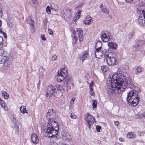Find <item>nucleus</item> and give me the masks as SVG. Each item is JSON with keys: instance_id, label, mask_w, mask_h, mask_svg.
Listing matches in <instances>:
<instances>
[{"instance_id": "f257e3e1", "label": "nucleus", "mask_w": 145, "mask_h": 145, "mask_svg": "<svg viewBox=\"0 0 145 145\" xmlns=\"http://www.w3.org/2000/svg\"><path fill=\"white\" fill-rule=\"evenodd\" d=\"M110 83L107 84L106 86L108 97L113 99L115 94L120 93L127 87L132 88L134 87L133 82L128 83L127 80L124 75L120 74H111L110 76Z\"/></svg>"}, {"instance_id": "f03ea898", "label": "nucleus", "mask_w": 145, "mask_h": 145, "mask_svg": "<svg viewBox=\"0 0 145 145\" xmlns=\"http://www.w3.org/2000/svg\"><path fill=\"white\" fill-rule=\"evenodd\" d=\"M139 90H132L128 94L126 97L127 102L130 106H135L137 105L140 100L138 95Z\"/></svg>"}, {"instance_id": "7ed1b4c3", "label": "nucleus", "mask_w": 145, "mask_h": 145, "mask_svg": "<svg viewBox=\"0 0 145 145\" xmlns=\"http://www.w3.org/2000/svg\"><path fill=\"white\" fill-rule=\"evenodd\" d=\"M104 61L106 62L109 66L117 65L118 63L116 54L112 52H109L104 56Z\"/></svg>"}, {"instance_id": "20e7f679", "label": "nucleus", "mask_w": 145, "mask_h": 145, "mask_svg": "<svg viewBox=\"0 0 145 145\" xmlns=\"http://www.w3.org/2000/svg\"><path fill=\"white\" fill-rule=\"evenodd\" d=\"M98 45H101V43L100 42H97L96 43L95 46L96 50L95 52V53L96 57L97 58H99L102 56L103 54L105 55L107 54L108 53H107V49H102V47H99L97 46Z\"/></svg>"}, {"instance_id": "39448f33", "label": "nucleus", "mask_w": 145, "mask_h": 145, "mask_svg": "<svg viewBox=\"0 0 145 145\" xmlns=\"http://www.w3.org/2000/svg\"><path fill=\"white\" fill-rule=\"evenodd\" d=\"M53 123H56L55 121H52V122L50 123V121L48 122V124L50 126H51V127H47L46 130V132H49L51 133V136H49V137H54L56 135H57L58 132L57 130H56L54 128V126H52V124Z\"/></svg>"}, {"instance_id": "423d86ee", "label": "nucleus", "mask_w": 145, "mask_h": 145, "mask_svg": "<svg viewBox=\"0 0 145 145\" xmlns=\"http://www.w3.org/2000/svg\"><path fill=\"white\" fill-rule=\"evenodd\" d=\"M85 119L86 121L89 125V128H90V126L93 123L96 122V121L93 117L91 115L87 113L85 117Z\"/></svg>"}, {"instance_id": "0eeeda50", "label": "nucleus", "mask_w": 145, "mask_h": 145, "mask_svg": "<svg viewBox=\"0 0 145 145\" xmlns=\"http://www.w3.org/2000/svg\"><path fill=\"white\" fill-rule=\"evenodd\" d=\"M101 38L103 42H106L109 41L111 39V34L108 32H106L104 31L101 33Z\"/></svg>"}, {"instance_id": "6e6552de", "label": "nucleus", "mask_w": 145, "mask_h": 145, "mask_svg": "<svg viewBox=\"0 0 145 145\" xmlns=\"http://www.w3.org/2000/svg\"><path fill=\"white\" fill-rule=\"evenodd\" d=\"M60 86L59 84H57L53 86L54 91L56 93H54V96L56 97L59 98L62 95V93L60 89Z\"/></svg>"}, {"instance_id": "1a4fd4ad", "label": "nucleus", "mask_w": 145, "mask_h": 145, "mask_svg": "<svg viewBox=\"0 0 145 145\" xmlns=\"http://www.w3.org/2000/svg\"><path fill=\"white\" fill-rule=\"evenodd\" d=\"M54 90L53 86L52 85H49L48 86L46 91V96H47L48 95H49V97H50L53 94L54 95V93H56V92Z\"/></svg>"}, {"instance_id": "9d476101", "label": "nucleus", "mask_w": 145, "mask_h": 145, "mask_svg": "<svg viewBox=\"0 0 145 145\" xmlns=\"http://www.w3.org/2000/svg\"><path fill=\"white\" fill-rule=\"evenodd\" d=\"M7 53L3 49H0V56H1L3 59H1V62H4L7 59H9V57L7 56Z\"/></svg>"}, {"instance_id": "9b49d317", "label": "nucleus", "mask_w": 145, "mask_h": 145, "mask_svg": "<svg viewBox=\"0 0 145 145\" xmlns=\"http://www.w3.org/2000/svg\"><path fill=\"white\" fill-rule=\"evenodd\" d=\"M138 22L140 25H145V15L144 14H140Z\"/></svg>"}, {"instance_id": "f8f14e48", "label": "nucleus", "mask_w": 145, "mask_h": 145, "mask_svg": "<svg viewBox=\"0 0 145 145\" xmlns=\"http://www.w3.org/2000/svg\"><path fill=\"white\" fill-rule=\"evenodd\" d=\"M31 139L32 142L35 144H37L39 141L38 137L35 133H33L31 135Z\"/></svg>"}, {"instance_id": "ddd939ff", "label": "nucleus", "mask_w": 145, "mask_h": 145, "mask_svg": "<svg viewBox=\"0 0 145 145\" xmlns=\"http://www.w3.org/2000/svg\"><path fill=\"white\" fill-rule=\"evenodd\" d=\"M89 56V54L87 51L82 53L80 56V58L83 62L84 60L87 59Z\"/></svg>"}, {"instance_id": "4468645a", "label": "nucleus", "mask_w": 145, "mask_h": 145, "mask_svg": "<svg viewBox=\"0 0 145 145\" xmlns=\"http://www.w3.org/2000/svg\"><path fill=\"white\" fill-rule=\"evenodd\" d=\"M64 14L68 18H70L72 16V11L71 9L69 10L65 8L63 10Z\"/></svg>"}, {"instance_id": "2eb2a0df", "label": "nucleus", "mask_w": 145, "mask_h": 145, "mask_svg": "<svg viewBox=\"0 0 145 145\" xmlns=\"http://www.w3.org/2000/svg\"><path fill=\"white\" fill-rule=\"evenodd\" d=\"M138 10L140 13V14L144 13L145 15V3H143L142 5H140L138 8Z\"/></svg>"}, {"instance_id": "dca6fc26", "label": "nucleus", "mask_w": 145, "mask_h": 145, "mask_svg": "<svg viewBox=\"0 0 145 145\" xmlns=\"http://www.w3.org/2000/svg\"><path fill=\"white\" fill-rule=\"evenodd\" d=\"M93 22L92 18L89 15L87 16L86 17V19L84 22L85 24L90 25Z\"/></svg>"}, {"instance_id": "f3484780", "label": "nucleus", "mask_w": 145, "mask_h": 145, "mask_svg": "<svg viewBox=\"0 0 145 145\" xmlns=\"http://www.w3.org/2000/svg\"><path fill=\"white\" fill-rule=\"evenodd\" d=\"M54 110L53 109H50L48 110V112L46 115L47 118L48 119V122L50 121V123L52 122V118L51 119L50 116L53 113H54L53 112Z\"/></svg>"}, {"instance_id": "a211bd4d", "label": "nucleus", "mask_w": 145, "mask_h": 145, "mask_svg": "<svg viewBox=\"0 0 145 145\" xmlns=\"http://www.w3.org/2000/svg\"><path fill=\"white\" fill-rule=\"evenodd\" d=\"M1 63H4V64L5 68L7 69L11 66L12 62L11 60H9L8 59H7L6 61H5L4 62H1Z\"/></svg>"}, {"instance_id": "6ab92c4d", "label": "nucleus", "mask_w": 145, "mask_h": 145, "mask_svg": "<svg viewBox=\"0 0 145 145\" xmlns=\"http://www.w3.org/2000/svg\"><path fill=\"white\" fill-rule=\"evenodd\" d=\"M145 43V40H138L136 42V44L133 46V47H140Z\"/></svg>"}, {"instance_id": "aec40b11", "label": "nucleus", "mask_w": 145, "mask_h": 145, "mask_svg": "<svg viewBox=\"0 0 145 145\" xmlns=\"http://www.w3.org/2000/svg\"><path fill=\"white\" fill-rule=\"evenodd\" d=\"M108 45L109 48H112L114 50L116 49L117 47V44L112 42H109L108 43Z\"/></svg>"}, {"instance_id": "412c9836", "label": "nucleus", "mask_w": 145, "mask_h": 145, "mask_svg": "<svg viewBox=\"0 0 145 145\" xmlns=\"http://www.w3.org/2000/svg\"><path fill=\"white\" fill-rule=\"evenodd\" d=\"M77 32L78 33L79 39V41L80 42L82 41V37L83 35V32L82 29L81 28L78 29Z\"/></svg>"}, {"instance_id": "4be33fe9", "label": "nucleus", "mask_w": 145, "mask_h": 145, "mask_svg": "<svg viewBox=\"0 0 145 145\" xmlns=\"http://www.w3.org/2000/svg\"><path fill=\"white\" fill-rule=\"evenodd\" d=\"M143 70V68L140 66L135 68L133 69V72L136 74H137L138 73L141 72Z\"/></svg>"}, {"instance_id": "5701e85b", "label": "nucleus", "mask_w": 145, "mask_h": 145, "mask_svg": "<svg viewBox=\"0 0 145 145\" xmlns=\"http://www.w3.org/2000/svg\"><path fill=\"white\" fill-rule=\"evenodd\" d=\"M76 33L75 30H74L72 32V42L73 44H76V40L78 39L77 37L75 35Z\"/></svg>"}, {"instance_id": "b1692460", "label": "nucleus", "mask_w": 145, "mask_h": 145, "mask_svg": "<svg viewBox=\"0 0 145 145\" xmlns=\"http://www.w3.org/2000/svg\"><path fill=\"white\" fill-rule=\"evenodd\" d=\"M57 74H58L57 75L56 78L58 82H60L62 81H63L65 78H64V76H62V75H60L59 74V71H58Z\"/></svg>"}, {"instance_id": "393cba45", "label": "nucleus", "mask_w": 145, "mask_h": 145, "mask_svg": "<svg viewBox=\"0 0 145 145\" xmlns=\"http://www.w3.org/2000/svg\"><path fill=\"white\" fill-rule=\"evenodd\" d=\"M27 24H29L31 26H32L33 27H34V25L33 22L34 21L32 20L31 18L30 17H28L27 19Z\"/></svg>"}, {"instance_id": "a878e982", "label": "nucleus", "mask_w": 145, "mask_h": 145, "mask_svg": "<svg viewBox=\"0 0 145 145\" xmlns=\"http://www.w3.org/2000/svg\"><path fill=\"white\" fill-rule=\"evenodd\" d=\"M59 74L62 76L64 75V76H66L67 74V71L65 69H63L60 70Z\"/></svg>"}, {"instance_id": "bb28decb", "label": "nucleus", "mask_w": 145, "mask_h": 145, "mask_svg": "<svg viewBox=\"0 0 145 145\" xmlns=\"http://www.w3.org/2000/svg\"><path fill=\"white\" fill-rule=\"evenodd\" d=\"M50 7L52 10L56 11L58 10V7L57 5L54 3H52Z\"/></svg>"}, {"instance_id": "cd10ccee", "label": "nucleus", "mask_w": 145, "mask_h": 145, "mask_svg": "<svg viewBox=\"0 0 145 145\" xmlns=\"http://www.w3.org/2000/svg\"><path fill=\"white\" fill-rule=\"evenodd\" d=\"M64 78H65L63 81L65 82V84L66 86H67L69 82L71 79V77L67 75L66 76H64Z\"/></svg>"}, {"instance_id": "c85d7f7f", "label": "nucleus", "mask_w": 145, "mask_h": 145, "mask_svg": "<svg viewBox=\"0 0 145 145\" xmlns=\"http://www.w3.org/2000/svg\"><path fill=\"white\" fill-rule=\"evenodd\" d=\"M20 111L21 113L23 114L25 113H28L27 111L26 110V108L25 106H22L20 108Z\"/></svg>"}, {"instance_id": "c756f323", "label": "nucleus", "mask_w": 145, "mask_h": 145, "mask_svg": "<svg viewBox=\"0 0 145 145\" xmlns=\"http://www.w3.org/2000/svg\"><path fill=\"white\" fill-rule=\"evenodd\" d=\"M135 35V33L133 32H132L129 33L127 35L128 40H129L132 39Z\"/></svg>"}, {"instance_id": "7c9ffc66", "label": "nucleus", "mask_w": 145, "mask_h": 145, "mask_svg": "<svg viewBox=\"0 0 145 145\" xmlns=\"http://www.w3.org/2000/svg\"><path fill=\"white\" fill-rule=\"evenodd\" d=\"M80 12L81 11L79 10L78 12H77L78 15H76V16L74 17L73 18V20L75 21V22H76L77 20L80 17L81 14Z\"/></svg>"}, {"instance_id": "2f4dec72", "label": "nucleus", "mask_w": 145, "mask_h": 145, "mask_svg": "<svg viewBox=\"0 0 145 145\" xmlns=\"http://www.w3.org/2000/svg\"><path fill=\"white\" fill-rule=\"evenodd\" d=\"M127 137L129 138H133L135 137V135H134L133 132H129L127 135Z\"/></svg>"}, {"instance_id": "473e14b6", "label": "nucleus", "mask_w": 145, "mask_h": 145, "mask_svg": "<svg viewBox=\"0 0 145 145\" xmlns=\"http://www.w3.org/2000/svg\"><path fill=\"white\" fill-rule=\"evenodd\" d=\"M2 95H3L4 98L6 99H7L9 95L6 91H3Z\"/></svg>"}, {"instance_id": "72a5a7b5", "label": "nucleus", "mask_w": 145, "mask_h": 145, "mask_svg": "<svg viewBox=\"0 0 145 145\" xmlns=\"http://www.w3.org/2000/svg\"><path fill=\"white\" fill-rule=\"evenodd\" d=\"M92 106L93 108H95L97 107V102L96 100H92Z\"/></svg>"}, {"instance_id": "f704fd0d", "label": "nucleus", "mask_w": 145, "mask_h": 145, "mask_svg": "<svg viewBox=\"0 0 145 145\" xmlns=\"http://www.w3.org/2000/svg\"><path fill=\"white\" fill-rule=\"evenodd\" d=\"M102 11L104 13H105V14H108L109 13V11L108 9L107 8H103L102 9Z\"/></svg>"}, {"instance_id": "c9c22d12", "label": "nucleus", "mask_w": 145, "mask_h": 145, "mask_svg": "<svg viewBox=\"0 0 145 145\" xmlns=\"http://www.w3.org/2000/svg\"><path fill=\"white\" fill-rule=\"evenodd\" d=\"M101 69L102 71L106 72L107 71V67L106 66H101Z\"/></svg>"}, {"instance_id": "e433bc0d", "label": "nucleus", "mask_w": 145, "mask_h": 145, "mask_svg": "<svg viewBox=\"0 0 145 145\" xmlns=\"http://www.w3.org/2000/svg\"><path fill=\"white\" fill-rule=\"evenodd\" d=\"M46 11L48 14H51L50 7L49 6H47L46 8Z\"/></svg>"}, {"instance_id": "4c0bfd02", "label": "nucleus", "mask_w": 145, "mask_h": 145, "mask_svg": "<svg viewBox=\"0 0 145 145\" xmlns=\"http://www.w3.org/2000/svg\"><path fill=\"white\" fill-rule=\"evenodd\" d=\"M18 123L17 122L15 123L14 124L15 129L17 132L18 131L19 127L18 126Z\"/></svg>"}, {"instance_id": "58836bf2", "label": "nucleus", "mask_w": 145, "mask_h": 145, "mask_svg": "<svg viewBox=\"0 0 145 145\" xmlns=\"http://www.w3.org/2000/svg\"><path fill=\"white\" fill-rule=\"evenodd\" d=\"M57 55H55L52 56L51 58V60L52 61H55L57 59Z\"/></svg>"}, {"instance_id": "ea45409f", "label": "nucleus", "mask_w": 145, "mask_h": 145, "mask_svg": "<svg viewBox=\"0 0 145 145\" xmlns=\"http://www.w3.org/2000/svg\"><path fill=\"white\" fill-rule=\"evenodd\" d=\"M101 129V127L100 126H99L98 125H97L96 126V129L97 130V132H100V130Z\"/></svg>"}, {"instance_id": "a19ab883", "label": "nucleus", "mask_w": 145, "mask_h": 145, "mask_svg": "<svg viewBox=\"0 0 145 145\" xmlns=\"http://www.w3.org/2000/svg\"><path fill=\"white\" fill-rule=\"evenodd\" d=\"M67 135L66 137V138L68 139L69 140H70L71 139V136L69 135V133L67 134Z\"/></svg>"}, {"instance_id": "79ce46f5", "label": "nucleus", "mask_w": 145, "mask_h": 145, "mask_svg": "<svg viewBox=\"0 0 145 145\" xmlns=\"http://www.w3.org/2000/svg\"><path fill=\"white\" fill-rule=\"evenodd\" d=\"M94 85V82L93 81H92L91 83L89 85V88L93 87Z\"/></svg>"}, {"instance_id": "37998d69", "label": "nucleus", "mask_w": 145, "mask_h": 145, "mask_svg": "<svg viewBox=\"0 0 145 145\" xmlns=\"http://www.w3.org/2000/svg\"><path fill=\"white\" fill-rule=\"evenodd\" d=\"M70 117L72 119H75L76 118V116L73 114L71 113V116H70Z\"/></svg>"}, {"instance_id": "c03bdc74", "label": "nucleus", "mask_w": 145, "mask_h": 145, "mask_svg": "<svg viewBox=\"0 0 145 145\" xmlns=\"http://www.w3.org/2000/svg\"><path fill=\"white\" fill-rule=\"evenodd\" d=\"M3 37L0 36V44L3 45Z\"/></svg>"}, {"instance_id": "a18cd8bd", "label": "nucleus", "mask_w": 145, "mask_h": 145, "mask_svg": "<svg viewBox=\"0 0 145 145\" xmlns=\"http://www.w3.org/2000/svg\"><path fill=\"white\" fill-rule=\"evenodd\" d=\"M48 32L49 35H52L53 32L51 29H48Z\"/></svg>"}, {"instance_id": "49530a36", "label": "nucleus", "mask_w": 145, "mask_h": 145, "mask_svg": "<svg viewBox=\"0 0 145 145\" xmlns=\"http://www.w3.org/2000/svg\"><path fill=\"white\" fill-rule=\"evenodd\" d=\"M44 35L43 34L41 35V39H42L44 41H45L46 40V38L44 37Z\"/></svg>"}, {"instance_id": "de8ad7c7", "label": "nucleus", "mask_w": 145, "mask_h": 145, "mask_svg": "<svg viewBox=\"0 0 145 145\" xmlns=\"http://www.w3.org/2000/svg\"><path fill=\"white\" fill-rule=\"evenodd\" d=\"M3 36H4V37L5 38H7V36L6 34V33L5 32H3Z\"/></svg>"}, {"instance_id": "09e8293b", "label": "nucleus", "mask_w": 145, "mask_h": 145, "mask_svg": "<svg viewBox=\"0 0 145 145\" xmlns=\"http://www.w3.org/2000/svg\"><path fill=\"white\" fill-rule=\"evenodd\" d=\"M48 133L47 134V136L48 138L51 137V138H53L54 137H49V136H51V133H49V132H47Z\"/></svg>"}, {"instance_id": "8fccbe9b", "label": "nucleus", "mask_w": 145, "mask_h": 145, "mask_svg": "<svg viewBox=\"0 0 145 145\" xmlns=\"http://www.w3.org/2000/svg\"><path fill=\"white\" fill-rule=\"evenodd\" d=\"M1 10V8L0 9V17H1L3 16V12Z\"/></svg>"}, {"instance_id": "3c124183", "label": "nucleus", "mask_w": 145, "mask_h": 145, "mask_svg": "<svg viewBox=\"0 0 145 145\" xmlns=\"http://www.w3.org/2000/svg\"><path fill=\"white\" fill-rule=\"evenodd\" d=\"M4 101H3L2 99H1V98H0V105L3 103H4Z\"/></svg>"}, {"instance_id": "603ef678", "label": "nucleus", "mask_w": 145, "mask_h": 145, "mask_svg": "<svg viewBox=\"0 0 145 145\" xmlns=\"http://www.w3.org/2000/svg\"><path fill=\"white\" fill-rule=\"evenodd\" d=\"M119 123V121H116L114 122V124L115 125H118Z\"/></svg>"}, {"instance_id": "864d4df0", "label": "nucleus", "mask_w": 145, "mask_h": 145, "mask_svg": "<svg viewBox=\"0 0 145 145\" xmlns=\"http://www.w3.org/2000/svg\"><path fill=\"white\" fill-rule=\"evenodd\" d=\"M75 100V98H72L71 100V103H73L74 101Z\"/></svg>"}, {"instance_id": "5fc2aeb1", "label": "nucleus", "mask_w": 145, "mask_h": 145, "mask_svg": "<svg viewBox=\"0 0 145 145\" xmlns=\"http://www.w3.org/2000/svg\"><path fill=\"white\" fill-rule=\"evenodd\" d=\"M126 2H129L130 3H132L133 1V0H125Z\"/></svg>"}, {"instance_id": "6e6d98bb", "label": "nucleus", "mask_w": 145, "mask_h": 145, "mask_svg": "<svg viewBox=\"0 0 145 145\" xmlns=\"http://www.w3.org/2000/svg\"><path fill=\"white\" fill-rule=\"evenodd\" d=\"M1 106L3 108V107H4L5 106V103H3V104H1Z\"/></svg>"}, {"instance_id": "4d7b16f0", "label": "nucleus", "mask_w": 145, "mask_h": 145, "mask_svg": "<svg viewBox=\"0 0 145 145\" xmlns=\"http://www.w3.org/2000/svg\"><path fill=\"white\" fill-rule=\"evenodd\" d=\"M37 0H31L32 3L33 4L35 3Z\"/></svg>"}, {"instance_id": "13d9d810", "label": "nucleus", "mask_w": 145, "mask_h": 145, "mask_svg": "<svg viewBox=\"0 0 145 145\" xmlns=\"http://www.w3.org/2000/svg\"><path fill=\"white\" fill-rule=\"evenodd\" d=\"M3 32H4L2 30V29L0 28V33H2Z\"/></svg>"}, {"instance_id": "bf43d9fd", "label": "nucleus", "mask_w": 145, "mask_h": 145, "mask_svg": "<svg viewBox=\"0 0 145 145\" xmlns=\"http://www.w3.org/2000/svg\"><path fill=\"white\" fill-rule=\"evenodd\" d=\"M4 110H6L7 111L8 110V108L7 107H6V106H5L3 108Z\"/></svg>"}, {"instance_id": "052dcab7", "label": "nucleus", "mask_w": 145, "mask_h": 145, "mask_svg": "<svg viewBox=\"0 0 145 145\" xmlns=\"http://www.w3.org/2000/svg\"><path fill=\"white\" fill-rule=\"evenodd\" d=\"M2 24V21L1 20H0V27H1Z\"/></svg>"}, {"instance_id": "680f3d73", "label": "nucleus", "mask_w": 145, "mask_h": 145, "mask_svg": "<svg viewBox=\"0 0 145 145\" xmlns=\"http://www.w3.org/2000/svg\"><path fill=\"white\" fill-rule=\"evenodd\" d=\"M103 5L102 3H101L100 5V8H102L103 7Z\"/></svg>"}, {"instance_id": "e2e57ef3", "label": "nucleus", "mask_w": 145, "mask_h": 145, "mask_svg": "<svg viewBox=\"0 0 145 145\" xmlns=\"http://www.w3.org/2000/svg\"><path fill=\"white\" fill-rule=\"evenodd\" d=\"M142 115L143 116L145 117V112L142 113Z\"/></svg>"}, {"instance_id": "0e129e2a", "label": "nucleus", "mask_w": 145, "mask_h": 145, "mask_svg": "<svg viewBox=\"0 0 145 145\" xmlns=\"http://www.w3.org/2000/svg\"><path fill=\"white\" fill-rule=\"evenodd\" d=\"M89 88L91 91H93V87Z\"/></svg>"}, {"instance_id": "69168bd1", "label": "nucleus", "mask_w": 145, "mask_h": 145, "mask_svg": "<svg viewBox=\"0 0 145 145\" xmlns=\"http://www.w3.org/2000/svg\"><path fill=\"white\" fill-rule=\"evenodd\" d=\"M3 46L2 44H0V49H2V48Z\"/></svg>"}, {"instance_id": "338daca9", "label": "nucleus", "mask_w": 145, "mask_h": 145, "mask_svg": "<svg viewBox=\"0 0 145 145\" xmlns=\"http://www.w3.org/2000/svg\"><path fill=\"white\" fill-rule=\"evenodd\" d=\"M119 140L121 141H123V139L121 138H120Z\"/></svg>"}, {"instance_id": "774afa93", "label": "nucleus", "mask_w": 145, "mask_h": 145, "mask_svg": "<svg viewBox=\"0 0 145 145\" xmlns=\"http://www.w3.org/2000/svg\"><path fill=\"white\" fill-rule=\"evenodd\" d=\"M92 93V94H91V95H93V94L94 93V92H93V93Z\"/></svg>"}]
</instances>
